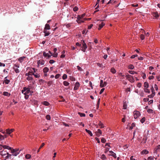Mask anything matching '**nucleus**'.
<instances>
[{
  "instance_id": "obj_57",
  "label": "nucleus",
  "mask_w": 160,
  "mask_h": 160,
  "mask_svg": "<svg viewBox=\"0 0 160 160\" xmlns=\"http://www.w3.org/2000/svg\"><path fill=\"white\" fill-rule=\"evenodd\" d=\"M78 7H75L74 8H73V10L74 11L76 12V11H77L78 10Z\"/></svg>"
},
{
  "instance_id": "obj_61",
  "label": "nucleus",
  "mask_w": 160,
  "mask_h": 160,
  "mask_svg": "<svg viewBox=\"0 0 160 160\" xmlns=\"http://www.w3.org/2000/svg\"><path fill=\"white\" fill-rule=\"evenodd\" d=\"M4 152L5 153H3V151L1 152V155H2V156H5V155H6L7 154V152L6 153L5 152V151Z\"/></svg>"
},
{
  "instance_id": "obj_52",
  "label": "nucleus",
  "mask_w": 160,
  "mask_h": 160,
  "mask_svg": "<svg viewBox=\"0 0 160 160\" xmlns=\"http://www.w3.org/2000/svg\"><path fill=\"white\" fill-rule=\"evenodd\" d=\"M7 156L6 157V158H9V157L11 156L12 155L9 153L7 152Z\"/></svg>"
},
{
  "instance_id": "obj_49",
  "label": "nucleus",
  "mask_w": 160,
  "mask_h": 160,
  "mask_svg": "<svg viewBox=\"0 0 160 160\" xmlns=\"http://www.w3.org/2000/svg\"><path fill=\"white\" fill-rule=\"evenodd\" d=\"M58 54L57 52H54V53L52 54V55L54 57H57L58 56Z\"/></svg>"
},
{
  "instance_id": "obj_14",
  "label": "nucleus",
  "mask_w": 160,
  "mask_h": 160,
  "mask_svg": "<svg viewBox=\"0 0 160 160\" xmlns=\"http://www.w3.org/2000/svg\"><path fill=\"white\" fill-rule=\"evenodd\" d=\"M105 24L102 22L99 25V28L98 29L100 30L104 25Z\"/></svg>"
},
{
  "instance_id": "obj_15",
  "label": "nucleus",
  "mask_w": 160,
  "mask_h": 160,
  "mask_svg": "<svg viewBox=\"0 0 160 160\" xmlns=\"http://www.w3.org/2000/svg\"><path fill=\"white\" fill-rule=\"evenodd\" d=\"M3 95L8 97H9L11 95V94L7 92H4L3 93Z\"/></svg>"
},
{
  "instance_id": "obj_50",
  "label": "nucleus",
  "mask_w": 160,
  "mask_h": 160,
  "mask_svg": "<svg viewBox=\"0 0 160 160\" xmlns=\"http://www.w3.org/2000/svg\"><path fill=\"white\" fill-rule=\"evenodd\" d=\"M27 89H26V87H24L23 88V89L22 91V92L24 94V92H26V91L27 90Z\"/></svg>"
},
{
  "instance_id": "obj_38",
  "label": "nucleus",
  "mask_w": 160,
  "mask_h": 160,
  "mask_svg": "<svg viewBox=\"0 0 160 160\" xmlns=\"http://www.w3.org/2000/svg\"><path fill=\"white\" fill-rule=\"evenodd\" d=\"M128 68L129 69H133L134 68V66L130 64L128 66Z\"/></svg>"
},
{
  "instance_id": "obj_27",
  "label": "nucleus",
  "mask_w": 160,
  "mask_h": 160,
  "mask_svg": "<svg viewBox=\"0 0 160 160\" xmlns=\"http://www.w3.org/2000/svg\"><path fill=\"white\" fill-rule=\"evenodd\" d=\"M33 73L32 72H29L28 73H26L25 74L26 76H29L30 75H32V74Z\"/></svg>"
},
{
  "instance_id": "obj_45",
  "label": "nucleus",
  "mask_w": 160,
  "mask_h": 160,
  "mask_svg": "<svg viewBox=\"0 0 160 160\" xmlns=\"http://www.w3.org/2000/svg\"><path fill=\"white\" fill-rule=\"evenodd\" d=\"M46 118L48 120H50L51 119V117L49 115H47L46 116Z\"/></svg>"
},
{
  "instance_id": "obj_1",
  "label": "nucleus",
  "mask_w": 160,
  "mask_h": 160,
  "mask_svg": "<svg viewBox=\"0 0 160 160\" xmlns=\"http://www.w3.org/2000/svg\"><path fill=\"white\" fill-rule=\"evenodd\" d=\"M140 115V113L138 111H135L133 112V116L135 119H137Z\"/></svg>"
},
{
  "instance_id": "obj_48",
  "label": "nucleus",
  "mask_w": 160,
  "mask_h": 160,
  "mask_svg": "<svg viewBox=\"0 0 160 160\" xmlns=\"http://www.w3.org/2000/svg\"><path fill=\"white\" fill-rule=\"evenodd\" d=\"M70 80L72 81H74L75 80V78L73 77H70Z\"/></svg>"
},
{
  "instance_id": "obj_41",
  "label": "nucleus",
  "mask_w": 160,
  "mask_h": 160,
  "mask_svg": "<svg viewBox=\"0 0 160 160\" xmlns=\"http://www.w3.org/2000/svg\"><path fill=\"white\" fill-rule=\"evenodd\" d=\"M135 126V124L134 123H132V124L131 126L130 127V129H132Z\"/></svg>"
},
{
  "instance_id": "obj_11",
  "label": "nucleus",
  "mask_w": 160,
  "mask_h": 160,
  "mask_svg": "<svg viewBox=\"0 0 160 160\" xmlns=\"http://www.w3.org/2000/svg\"><path fill=\"white\" fill-rule=\"evenodd\" d=\"M43 55L45 57H48V58H49L51 56V55H49L48 53H47L45 52H43Z\"/></svg>"
},
{
  "instance_id": "obj_60",
  "label": "nucleus",
  "mask_w": 160,
  "mask_h": 160,
  "mask_svg": "<svg viewBox=\"0 0 160 160\" xmlns=\"http://www.w3.org/2000/svg\"><path fill=\"white\" fill-rule=\"evenodd\" d=\"M96 132L99 133L100 134H102V132L100 129H98Z\"/></svg>"
},
{
  "instance_id": "obj_30",
  "label": "nucleus",
  "mask_w": 160,
  "mask_h": 160,
  "mask_svg": "<svg viewBox=\"0 0 160 160\" xmlns=\"http://www.w3.org/2000/svg\"><path fill=\"white\" fill-rule=\"evenodd\" d=\"M31 157V155L29 154H27L25 155V158L27 159H30Z\"/></svg>"
},
{
  "instance_id": "obj_62",
  "label": "nucleus",
  "mask_w": 160,
  "mask_h": 160,
  "mask_svg": "<svg viewBox=\"0 0 160 160\" xmlns=\"http://www.w3.org/2000/svg\"><path fill=\"white\" fill-rule=\"evenodd\" d=\"M52 83V82L50 81L48 82L47 84L49 86H50Z\"/></svg>"
},
{
  "instance_id": "obj_46",
  "label": "nucleus",
  "mask_w": 160,
  "mask_h": 160,
  "mask_svg": "<svg viewBox=\"0 0 160 160\" xmlns=\"http://www.w3.org/2000/svg\"><path fill=\"white\" fill-rule=\"evenodd\" d=\"M115 2V1H114L113 0H110L107 3V4H110V3L113 4Z\"/></svg>"
},
{
  "instance_id": "obj_35",
  "label": "nucleus",
  "mask_w": 160,
  "mask_h": 160,
  "mask_svg": "<svg viewBox=\"0 0 160 160\" xmlns=\"http://www.w3.org/2000/svg\"><path fill=\"white\" fill-rule=\"evenodd\" d=\"M144 88V91L147 93H149L150 91L147 88Z\"/></svg>"
},
{
  "instance_id": "obj_44",
  "label": "nucleus",
  "mask_w": 160,
  "mask_h": 160,
  "mask_svg": "<svg viewBox=\"0 0 160 160\" xmlns=\"http://www.w3.org/2000/svg\"><path fill=\"white\" fill-rule=\"evenodd\" d=\"M67 76L66 74H64L63 75L62 78L63 80H65L67 78Z\"/></svg>"
},
{
  "instance_id": "obj_59",
  "label": "nucleus",
  "mask_w": 160,
  "mask_h": 160,
  "mask_svg": "<svg viewBox=\"0 0 160 160\" xmlns=\"http://www.w3.org/2000/svg\"><path fill=\"white\" fill-rule=\"evenodd\" d=\"M97 66H99V67L101 68L102 66V65L101 63H97Z\"/></svg>"
},
{
  "instance_id": "obj_43",
  "label": "nucleus",
  "mask_w": 160,
  "mask_h": 160,
  "mask_svg": "<svg viewBox=\"0 0 160 160\" xmlns=\"http://www.w3.org/2000/svg\"><path fill=\"white\" fill-rule=\"evenodd\" d=\"M145 121V117H143L140 120L141 122L143 123Z\"/></svg>"
},
{
  "instance_id": "obj_56",
  "label": "nucleus",
  "mask_w": 160,
  "mask_h": 160,
  "mask_svg": "<svg viewBox=\"0 0 160 160\" xmlns=\"http://www.w3.org/2000/svg\"><path fill=\"white\" fill-rule=\"evenodd\" d=\"M101 142L103 143H104L106 142V140L103 138H102L101 140Z\"/></svg>"
},
{
  "instance_id": "obj_13",
  "label": "nucleus",
  "mask_w": 160,
  "mask_h": 160,
  "mask_svg": "<svg viewBox=\"0 0 160 160\" xmlns=\"http://www.w3.org/2000/svg\"><path fill=\"white\" fill-rule=\"evenodd\" d=\"M85 15V13L81 15H78L77 16V18L81 19L84 17Z\"/></svg>"
},
{
  "instance_id": "obj_16",
  "label": "nucleus",
  "mask_w": 160,
  "mask_h": 160,
  "mask_svg": "<svg viewBox=\"0 0 160 160\" xmlns=\"http://www.w3.org/2000/svg\"><path fill=\"white\" fill-rule=\"evenodd\" d=\"M82 48H87V45L86 44V43H85L84 41L82 40Z\"/></svg>"
},
{
  "instance_id": "obj_29",
  "label": "nucleus",
  "mask_w": 160,
  "mask_h": 160,
  "mask_svg": "<svg viewBox=\"0 0 160 160\" xmlns=\"http://www.w3.org/2000/svg\"><path fill=\"white\" fill-rule=\"evenodd\" d=\"M111 72L113 73H115L116 72V70L113 68H112L111 69Z\"/></svg>"
},
{
  "instance_id": "obj_6",
  "label": "nucleus",
  "mask_w": 160,
  "mask_h": 160,
  "mask_svg": "<svg viewBox=\"0 0 160 160\" xmlns=\"http://www.w3.org/2000/svg\"><path fill=\"white\" fill-rule=\"evenodd\" d=\"M45 62L44 60H39L38 61L37 64H38V67L39 65H43L44 64Z\"/></svg>"
},
{
  "instance_id": "obj_12",
  "label": "nucleus",
  "mask_w": 160,
  "mask_h": 160,
  "mask_svg": "<svg viewBox=\"0 0 160 160\" xmlns=\"http://www.w3.org/2000/svg\"><path fill=\"white\" fill-rule=\"evenodd\" d=\"M109 152L111 153V154L109 155V156H112L115 158H116L117 157L116 153H115L111 151H109Z\"/></svg>"
},
{
  "instance_id": "obj_47",
  "label": "nucleus",
  "mask_w": 160,
  "mask_h": 160,
  "mask_svg": "<svg viewBox=\"0 0 160 160\" xmlns=\"http://www.w3.org/2000/svg\"><path fill=\"white\" fill-rule=\"evenodd\" d=\"M153 157L152 156H150L148 158L147 160H153ZM145 160H147L145 159Z\"/></svg>"
},
{
  "instance_id": "obj_28",
  "label": "nucleus",
  "mask_w": 160,
  "mask_h": 160,
  "mask_svg": "<svg viewBox=\"0 0 160 160\" xmlns=\"http://www.w3.org/2000/svg\"><path fill=\"white\" fill-rule=\"evenodd\" d=\"M32 74L34 75L36 78H39L40 76V75L37 73L34 74V73H33Z\"/></svg>"
},
{
  "instance_id": "obj_22",
  "label": "nucleus",
  "mask_w": 160,
  "mask_h": 160,
  "mask_svg": "<svg viewBox=\"0 0 160 160\" xmlns=\"http://www.w3.org/2000/svg\"><path fill=\"white\" fill-rule=\"evenodd\" d=\"M45 29L47 30H49L50 29V26L49 24H46L45 25V27L44 28Z\"/></svg>"
},
{
  "instance_id": "obj_9",
  "label": "nucleus",
  "mask_w": 160,
  "mask_h": 160,
  "mask_svg": "<svg viewBox=\"0 0 160 160\" xmlns=\"http://www.w3.org/2000/svg\"><path fill=\"white\" fill-rule=\"evenodd\" d=\"M14 130V129H12L10 130L9 129H8L6 130V131L7 134H10Z\"/></svg>"
},
{
  "instance_id": "obj_19",
  "label": "nucleus",
  "mask_w": 160,
  "mask_h": 160,
  "mask_svg": "<svg viewBox=\"0 0 160 160\" xmlns=\"http://www.w3.org/2000/svg\"><path fill=\"white\" fill-rule=\"evenodd\" d=\"M42 103L46 106H48L49 105V103L47 101H44Z\"/></svg>"
},
{
  "instance_id": "obj_10",
  "label": "nucleus",
  "mask_w": 160,
  "mask_h": 160,
  "mask_svg": "<svg viewBox=\"0 0 160 160\" xmlns=\"http://www.w3.org/2000/svg\"><path fill=\"white\" fill-rule=\"evenodd\" d=\"M152 15L156 18H158L159 17V15L157 12H153L152 13Z\"/></svg>"
},
{
  "instance_id": "obj_4",
  "label": "nucleus",
  "mask_w": 160,
  "mask_h": 160,
  "mask_svg": "<svg viewBox=\"0 0 160 160\" xmlns=\"http://www.w3.org/2000/svg\"><path fill=\"white\" fill-rule=\"evenodd\" d=\"M107 85V82H103L102 80H101L100 82V86L101 88L105 87Z\"/></svg>"
},
{
  "instance_id": "obj_40",
  "label": "nucleus",
  "mask_w": 160,
  "mask_h": 160,
  "mask_svg": "<svg viewBox=\"0 0 160 160\" xmlns=\"http://www.w3.org/2000/svg\"><path fill=\"white\" fill-rule=\"evenodd\" d=\"M78 114L80 115V116L81 117H85V114L83 113H82L80 112H78Z\"/></svg>"
},
{
  "instance_id": "obj_63",
  "label": "nucleus",
  "mask_w": 160,
  "mask_h": 160,
  "mask_svg": "<svg viewBox=\"0 0 160 160\" xmlns=\"http://www.w3.org/2000/svg\"><path fill=\"white\" fill-rule=\"evenodd\" d=\"M104 89H105L104 88H102L99 92V94H101L103 92Z\"/></svg>"
},
{
  "instance_id": "obj_34",
  "label": "nucleus",
  "mask_w": 160,
  "mask_h": 160,
  "mask_svg": "<svg viewBox=\"0 0 160 160\" xmlns=\"http://www.w3.org/2000/svg\"><path fill=\"white\" fill-rule=\"evenodd\" d=\"M148 84L147 82H145L144 83V87L145 88H148Z\"/></svg>"
},
{
  "instance_id": "obj_20",
  "label": "nucleus",
  "mask_w": 160,
  "mask_h": 160,
  "mask_svg": "<svg viewBox=\"0 0 160 160\" xmlns=\"http://www.w3.org/2000/svg\"><path fill=\"white\" fill-rule=\"evenodd\" d=\"M49 69L47 67H45L43 70V72L44 73H47Z\"/></svg>"
},
{
  "instance_id": "obj_55",
  "label": "nucleus",
  "mask_w": 160,
  "mask_h": 160,
  "mask_svg": "<svg viewBox=\"0 0 160 160\" xmlns=\"http://www.w3.org/2000/svg\"><path fill=\"white\" fill-rule=\"evenodd\" d=\"M60 76V74H57L55 76V78L56 79L58 78Z\"/></svg>"
},
{
  "instance_id": "obj_42",
  "label": "nucleus",
  "mask_w": 160,
  "mask_h": 160,
  "mask_svg": "<svg viewBox=\"0 0 160 160\" xmlns=\"http://www.w3.org/2000/svg\"><path fill=\"white\" fill-rule=\"evenodd\" d=\"M100 98H98V101L97 102V107L98 108H99V104L100 103Z\"/></svg>"
},
{
  "instance_id": "obj_8",
  "label": "nucleus",
  "mask_w": 160,
  "mask_h": 160,
  "mask_svg": "<svg viewBox=\"0 0 160 160\" xmlns=\"http://www.w3.org/2000/svg\"><path fill=\"white\" fill-rule=\"evenodd\" d=\"M80 86V84L79 82H76L75 86L74 88V90H77L78 89V88Z\"/></svg>"
},
{
  "instance_id": "obj_64",
  "label": "nucleus",
  "mask_w": 160,
  "mask_h": 160,
  "mask_svg": "<svg viewBox=\"0 0 160 160\" xmlns=\"http://www.w3.org/2000/svg\"><path fill=\"white\" fill-rule=\"evenodd\" d=\"M54 62L55 61L53 60H50L49 61V62L51 64H52L54 63Z\"/></svg>"
},
{
  "instance_id": "obj_54",
  "label": "nucleus",
  "mask_w": 160,
  "mask_h": 160,
  "mask_svg": "<svg viewBox=\"0 0 160 160\" xmlns=\"http://www.w3.org/2000/svg\"><path fill=\"white\" fill-rule=\"evenodd\" d=\"M4 139V137L3 135H1L0 134V140H2Z\"/></svg>"
},
{
  "instance_id": "obj_17",
  "label": "nucleus",
  "mask_w": 160,
  "mask_h": 160,
  "mask_svg": "<svg viewBox=\"0 0 160 160\" xmlns=\"http://www.w3.org/2000/svg\"><path fill=\"white\" fill-rule=\"evenodd\" d=\"M2 148L4 149H7L10 150H12V148L9 146L6 145H4L2 146Z\"/></svg>"
},
{
  "instance_id": "obj_32",
  "label": "nucleus",
  "mask_w": 160,
  "mask_h": 160,
  "mask_svg": "<svg viewBox=\"0 0 160 160\" xmlns=\"http://www.w3.org/2000/svg\"><path fill=\"white\" fill-rule=\"evenodd\" d=\"M155 95V92H154L152 93V94L150 95H149L148 96V97L150 98H152Z\"/></svg>"
},
{
  "instance_id": "obj_26",
  "label": "nucleus",
  "mask_w": 160,
  "mask_h": 160,
  "mask_svg": "<svg viewBox=\"0 0 160 160\" xmlns=\"http://www.w3.org/2000/svg\"><path fill=\"white\" fill-rule=\"evenodd\" d=\"M76 21L78 23H81L82 22H84V21H83V20H82L81 19H78V18H77V20H76Z\"/></svg>"
},
{
  "instance_id": "obj_51",
  "label": "nucleus",
  "mask_w": 160,
  "mask_h": 160,
  "mask_svg": "<svg viewBox=\"0 0 160 160\" xmlns=\"http://www.w3.org/2000/svg\"><path fill=\"white\" fill-rule=\"evenodd\" d=\"M100 0H97V2H96V6L98 4V6H97V7L96 8V9H97V8H98V7H99V4H98V3L99 2V1H100Z\"/></svg>"
},
{
  "instance_id": "obj_33",
  "label": "nucleus",
  "mask_w": 160,
  "mask_h": 160,
  "mask_svg": "<svg viewBox=\"0 0 160 160\" xmlns=\"http://www.w3.org/2000/svg\"><path fill=\"white\" fill-rule=\"evenodd\" d=\"M28 77L27 78V80L28 81H31L33 79V78L31 76H28Z\"/></svg>"
},
{
  "instance_id": "obj_25",
  "label": "nucleus",
  "mask_w": 160,
  "mask_h": 160,
  "mask_svg": "<svg viewBox=\"0 0 160 160\" xmlns=\"http://www.w3.org/2000/svg\"><path fill=\"white\" fill-rule=\"evenodd\" d=\"M25 58V57H21L18 59V60L20 61V62H22L23 61L24 59Z\"/></svg>"
},
{
  "instance_id": "obj_39",
  "label": "nucleus",
  "mask_w": 160,
  "mask_h": 160,
  "mask_svg": "<svg viewBox=\"0 0 160 160\" xmlns=\"http://www.w3.org/2000/svg\"><path fill=\"white\" fill-rule=\"evenodd\" d=\"M127 105L126 102H124L123 104V109H126L127 108Z\"/></svg>"
},
{
  "instance_id": "obj_7",
  "label": "nucleus",
  "mask_w": 160,
  "mask_h": 160,
  "mask_svg": "<svg viewBox=\"0 0 160 160\" xmlns=\"http://www.w3.org/2000/svg\"><path fill=\"white\" fill-rule=\"evenodd\" d=\"M7 77H6L4 78V80L2 82L3 84L5 83L6 84H8L10 82V80L7 79Z\"/></svg>"
},
{
  "instance_id": "obj_18",
  "label": "nucleus",
  "mask_w": 160,
  "mask_h": 160,
  "mask_svg": "<svg viewBox=\"0 0 160 160\" xmlns=\"http://www.w3.org/2000/svg\"><path fill=\"white\" fill-rule=\"evenodd\" d=\"M85 131L89 134L91 136H92V134L90 130H88L87 129H86Z\"/></svg>"
},
{
  "instance_id": "obj_53",
  "label": "nucleus",
  "mask_w": 160,
  "mask_h": 160,
  "mask_svg": "<svg viewBox=\"0 0 160 160\" xmlns=\"http://www.w3.org/2000/svg\"><path fill=\"white\" fill-rule=\"evenodd\" d=\"M140 37L141 39L143 40L144 39L145 36L143 34H141L140 36Z\"/></svg>"
},
{
  "instance_id": "obj_5",
  "label": "nucleus",
  "mask_w": 160,
  "mask_h": 160,
  "mask_svg": "<svg viewBox=\"0 0 160 160\" xmlns=\"http://www.w3.org/2000/svg\"><path fill=\"white\" fill-rule=\"evenodd\" d=\"M11 150V153H12L13 154L12 155L14 156H17L18 154L19 153V152H17V151H16V149H12Z\"/></svg>"
},
{
  "instance_id": "obj_2",
  "label": "nucleus",
  "mask_w": 160,
  "mask_h": 160,
  "mask_svg": "<svg viewBox=\"0 0 160 160\" xmlns=\"http://www.w3.org/2000/svg\"><path fill=\"white\" fill-rule=\"evenodd\" d=\"M126 77L130 82H134V78L132 76L130 75H126Z\"/></svg>"
},
{
  "instance_id": "obj_36",
  "label": "nucleus",
  "mask_w": 160,
  "mask_h": 160,
  "mask_svg": "<svg viewBox=\"0 0 160 160\" xmlns=\"http://www.w3.org/2000/svg\"><path fill=\"white\" fill-rule=\"evenodd\" d=\"M98 125L99 126L101 127V128H104L103 124L102 123L101 121H99V122L98 124Z\"/></svg>"
},
{
  "instance_id": "obj_21",
  "label": "nucleus",
  "mask_w": 160,
  "mask_h": 160,
  "mask_svg": "<svg viewBox=\"0 0 160 160\" xmlns=\"http://www.w3.org/2000/svg\"><path fill=\"white\" fill-rule=\"evenodd\" d=\"M149 152L148 151L146 150H144L141 152V154H146L148 153Z\"/></svg>"
},
{
  "instance_id": "obj_37",
  "label": "nucleus",
  "mask_w": 160,
  "mask_h": 160,
  "mask_svg": "<svg viewBox=\"0 0 160 160\" xmlns=\"http://www.w3.org/2000/svg\"><path fill=\"white\" fill-rule=\"evenodd\" d=\"M128 72L132 74H137V72L133 71H129Z\"/></svg>"
},
{
  "instance_id": "obj_23",
  "label": "nucleus",
  "mask_w": 160,
  "mask_h": 160,
  "mask_svg": "<svg viewBox=\"0 0 160 160\" xmlns=\"http://www.w3.org/2000/svg\"><path fill=\"white\" fill-rule=\"evenodd\" d=\"M26 89L27 90L26 91V92L24 93V94H28L29 93V92H30V89L29 88H27Z\"/></svg>"
},
{
  "instance_id": "obj_58",
  "label": "nucleus",
  "mask_w": 160,
  "mask_h": 160,
  "mask_svg": "<svg viewBox=\"0 0 160 160\" xmlns=\"http://www.w3.org/2000/svg\"><path fill=\"white\" fill-rule=\"evenodd\" d=\"M147 112L149 113H152L153 110L152 109H149L148 110Z\"/></svg>"
},
{
  "instance_id": "obj_3",
  "label": "nucleus",
  "mask_w": 160,
  "mask_h": 160,
  "mask_svg": "<svg viewBox=\"0 0 160 160\" xmlns=\"http://www.w3.org/2000/svg\"><path fill=\"white\" fill-rule=\"evenodd\" d=\"M19 68V66L18 65H17L16 64H14L13 68L15 72L16 73H19L20 72V71L18 69V68Z\"/></svg>"
},
{
  "instance_id": "obj_31",
  "label": "nucleus",
  "mask_w": 160,
  "mask_h": 160,
  "mask_svg": "<svg viewBox=\"0 0 160 160\" xmlns=\"http://www.w3.org/2000/svg\"><path fill=\"white\" fill-rule=\"evenodd\" d=\"M63 84L64 86H67L69 85V83L67 81H65L63 82Z\"/></svg>"
},
{
  "instance_id": "obj_24",
  "label": "nucleus",
  "mask_w": 160,
  "mask_h": 160,
  "mask_svg": "<svg viewBox=\"0 0 160 160\" xmlns=\"http://www.w3.org/2000/svg\"><path fill=\"white\" fill-rule=\"evenodd\" d=\"M147 140V138L146 137H144L142 139L141 142L142 143H143V144H144L146 142Z\"/></svg>"
}]
</instances>
